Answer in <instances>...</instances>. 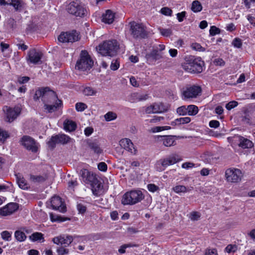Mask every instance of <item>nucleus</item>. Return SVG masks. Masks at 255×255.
Masks as SVG:
<instances>
[{
    "label": "nucleus",
    "instance_id": "f257e3e1",
    "mask_svg": "<svg viewBox=\"0 0 255 255\" xmlns=\"http://www.w3.org/2000/svg\"><path fill=\"white\" fill-rule=\"evenodd\" d=\"M40 97L44 103V110L46 112L55 111L61 104V101L58 99L55 93L48 88H41L36 91L34 99L37 100Z\"/></svg>",
    "mask_w": 255,
    "mask_h": 255
},
{
    "label": "nucleus",
    "instance_id": "f03ea898",
    "mask_svg": "<svg viewBox=\"0 0 255 255\" xmlns=\"http://www.w3.org/2000/svg\"><path fill=\"white\" fill-rule=\"evenodd\" d=\"M80 175L81 180L85 184L91 186L93 193L95 195H98L102 189V186L96 175L86 169H81Z\"/></svg>",
    "mask_w": 255,
    "mask_h": 255
},
{
    "label": "nucleus",
    "instance_id": "7ed1b4c3",
    "mask_svg": "<svg viewBox=\"0 0 255 255\" xmlns=\"http://www.w3.org/2000/svg\"><path fill=\"white\" fill-rule=\"evenodd\" d=\"M182 67L187 72L200 73L205 69V64L201 58L191 57L183 64Z\"/></svg>",
    "mask_w": 255,
    "mask_h": 255
},
{
    "label": "nucleus",
    "instance_id": "20e7f679",
    "mask_svg": "<svg viewBox=\"0 0 255 255\" xmlns=\"http://www.w3.org/2000/svg\"><path fill=\"white\" fill-rule=\"evenodd\" d=\"M119 48L118 42L115 40H107L100 44L97 50L103 56H113L116 54Z\"/></svg>",
    "mask_w": 255,
    "mask_h": 255
},
{
    "label": "nucleus",
    "instance_id": "39448f33",
    "mask_svg": "<svg viewBox=\"0 0 255 255\" xmlns=\"http://www.w3.org/2000/svg\"><path fill=\"white\" fill-rule=\"evenodd\" d=\"M144 195L139 190H131L126 192L123 196L122 203L123 205H133L144 199Z\"/></svg>",
    "mask_w": 255,
    "mask_h": 255
},
{
    "label": "nucleus",
    "instance_id": "423d86ee",
    "mask_svg": "<svg viewBox=\"0 0 255 255\" xmlns=\"http://www.w3.org/2000/svg\"><path fill=\"white\" fill-rule=\"evenodd\" d=\"M94 62L90 55L85 50L81 51L79 59L77 61L76 69L85 71L90 70L93 66Z\"/></svg>",
    "mask_w": 255,
    "mask_h": 255
},
{
    "label": "nucleus",
    "instance_id": "0eeeda50",
    "mask_svg": "<svg viewBox=\"0 0 255 255\" xmlns=\"http://www.w3.org/2000/svg\"><path fill=\"white\" fill-rule=\"evenodd\" d=\"M165 46L163 44H159L153 47L149 52L145 55L146 62L149 64H154L155 61L163 58L162 51L164 50Z\"/></svg>",
    "mask_w": 255,
    "mask_h": 255
},
{
    "label": "nucleus",
    "instance_id": "6e6552de",
    "mask_svg": "<svg viewBox=\"0 0 255 255\" xmlns=\"http://www.w3.org/2000/svg\"><path fill=\"white\" fill-rule=\"evenodd\" d=\"M244 173L236 168H230L225 171V178L227 181L231 183H238L241 181Z\"/></svg>",
    "mask_w": 255,
    "mask_h": 255
},
{
    "label": "nucleus",
    "instance_id": "1a4fd4ad",
    "mask_svg": "<svg viewBox=\"0 0 255 255\" xmlns=\"http://www.w3.org/2000/svg\"><path fill=\"white\" fill-rule=\"evenodd\" d=\"M228 139L233 147L239 146L245 149L252 148L254 145L251 140L239 135H235L233 137H229Z\"/></svg>",
    "mask_w": 255,
    "mask_h": 255
},
{
    "label": "nucleus",
    "instance_id": "9d476101",
    "mask_svg": "<svg viewBox=\"0 0 255 255\" xmlns=\"http://www.w3.org/2000/svg\"><path fill=\"white\" fill-rule=\"evenodd\" d=\"M67 9L69 13L77 16H82L86 12L83 4L77 0L71 1L67 5Z\"/></svg>",
    "mask_w": 255,
    "mask_h": 255
},
{
    "label": "nucleus",
    "instance_id": "9b49d317",
    "mask_svg": "<svg viewBox=\"0 0 255 255\" xmlns=\"http://www.w3.org/2000/svg\"><path fill=\"white\" fill-rule=\"evenodd\" d=\"M201 92V88L198 86L187 87L182 90V99L184 100L196 98Z\"/></svg>",
    "mask_w": 255,
    "mask_h": 255
},
{
    "label": "nucleus",
    "instance_id": "f8f14e48",
    "mask_svg": "<svg viewBox=\"0 0 255 255\" xmlns=\"http://www.w3.org/2000/svg\"><path fill=\"white\" fill-rule=\"evenodd\" d=\"M5 114V120L9 122H13L19 115L21 112V108L19 106L10 107L5 106L3 108Z\"/></svg>",
    "mask_w": 255,
    "mask_h": 255
},
{
    "label": "nucleus",
    "instance_id": "ddd939ff",
    "mask_svg": "<svg viewBox=\"0 0 255 255\" xmlns=\"http://www.w3.org/2000/svg\"><path fill=\"white\" fill-rule=\"evenodd\" d=\"M82 237L70 235H60L52 239V242L57 245L68 247L75 238L81 239Z\"/></svg>",
    "mask_w": 255,
    "mask_h": 255
},
{
    "label": "nucleus",
    "instance_id": "4468645a",
    "mask_svg": "<svg viewBox=\"0 0 255 255\" xmlns=\"http://www.w3.org/2000/svg\"><path fill=\"white\" fill-rule=\"evenodd\" d=\"M79 39L78 33L76 31L63 32L58 36V40L61 42H73Z\"/></svg>",
    "mask_w": 255,
    "mask_h": 255
},
{
    "label": "nucleus",
    "instance_id": "2eb2a0df",
    "mask_svg": "<svg viewBox=\"0 0 255 255\" xmlns=\"http://www.w3.org/2000/svg\"><path fill=\"white\" fill-rule=\"evenodd\" d=\"M42 57V54L39 51H36L35 49L30 50L26 57L27 62L30 65L37 64L39 63Z\"/></svg>",
    "mask_w": 255,
    "mask_h": 255
},
{
    "label": "nucleus",
    "instance_id": "dca6fc26",
    "mask_svg": "<svg viewBox=\"0 0 255 255\" xmlns=\"http://www.w3.org/2000/svg\"><path fill=\"white\" fill-rule=\"evenodd\" d=\"M22 144L27 149L32 152H36L39 148V144L31 137L28 136H24L21 139Z\"/></svg>",
    "mask_w": 255,
    "mask_h": 255
},
{
    "label": "nucleus",
    "instance_id": "f3484780",
    "mask_svg": "<svg viewBox=\"0 0 255 255\" xmlns=\"http://www.w3.org/2000/svg\"><path fill=\"white\" fill-rule=\"evenodd\" d=\"M119 144L121 147L124 148L131 154L133 155L137 154V148L130 139L128 138H123L120 140Z\"/></svg>",
    "mask_w": 255,
    "mask_h": 255
},
{
    "label": "nucleus",
    "instance_id": "a211bd4d",
    "mask_svg": "<svg viewBox=\"0 0 255 255\" xmlns=\"http://www.w3.org/2000/svg\"><path fill=\"white\" fill-rule=\"evenodd\" d=\"M130 29L131 34L134 37H143L145 35V30L142 24L133 22L130 24Z\"/></svg>",
    "mask_w": 255,
    "mask_h": 255
},
{
    "label": "nucleus",
    "instance_id": "6ab92c4d",
    "mask_svg": "<svg viewBox=\"0 0 255 255\" xmlns=\"http://www.w3.org/2000/svg\"><path fill=\"white\" fill-rule=\"evenodd\" d=\"M18 205L15 203H10L0 208V216H9L17 210Z\"/></svg>",
    "mask_w": 255,
    "mask_h": 255
},
{
    "label": "nucleus",
    "instance_id": "aec40b11",
    "mask_svg": "<svg viewBox=\"0 0 255 255\" xmlns=\"http://www.w3.org/2000/svg\"><path fill=\"white\" fill-rule=\"evenodd\" d=\"M51 206L53 209L58 210L61 212L66 211V206L59 196H53L50 201Z\"/></svg>",
    "mask_w": 255,
    "mask_h": 255
},
{
    "label": "nucleus",
    "instance_id": "412c9836",
    "mask_svg": "<svg viewBox=\"0 0 255 255\" xmlns=\"http://www.w3.org/2000/svg\"><path fill=\"white\" fill-rule=\"evenodd\" d=\"M155 138L158 141L162 142V144L167 147L173 146L175 143L174 136L172 135H157Z\"/></svg>",
    "mask_w": 255,
    "mask_h": 255
},
{
    "label": "nucleus",
    "instance_id": "4be33fe9",
    "mask_svg": "<svg viewBox=\"0 0 255 255\" xmlns=\"http://www.w3.org/2000/svg\"><path fill=\"white\" fill-rule=\"evenodd\" d=\"M163 105L160 103H154L145 108V113L147 114L160 113L164 111Z\"/></svg>",
    "mask_w": 255,
    "mask_h": 255
},
{
    "label": "nucleus",
    "instance_id": "5701e85b",
    "mask_svg": "<svg viewBox=\"0 0 255 255\" xmlns=\"http://www.w3.org/2000/svg\"><path fill=\"white\" fill-rule=\"evenodd\" d=\"M115 19V13L111 10H107L102 15L103 22L111 24L113 23Z\"/></svg>",
    "mask_w": 255,
    "mask_h": 255
},
{
    "label": "nucleus",
    "instance_id": "b1692460",
    "mask_svg": "<svg viewBox=\"0 0 255 255\" xmlns=\"http://www.w3.org/2000/svg\"><path fill=\"white\" fill-rule=\"evenodd\" d=\"M163 159L165 163L164 165H166V167L174 164L181 160L180 157L176 154H172L167 158Z\"/></svg>",
    "mask_w": 255,
    "mask_h": 255
},
{
    "label": "nucleus",
    "instance_id": "393cba45",
    "mask_svg": "<svg viewBox=\"0 0 255 255\" xmlns=\"http://www.w3.org/2000/svg\"><path fill=\"white\" fill-rule=\"evenodd\" d=\"M64 129L68 132L74 131L76 129V124L73 121L66 120L63 123Z\"/></svg>",
    "mask_w": 255,
    "mask_h": 255
},
{
    "label": "nucleus",
    "instance_id": "a878e982",
    "mask_svg": "<svg viewBox=\"0 0 255 255\" xmlns=\"http://www.w3.org/2000/svg\"><path fill=\"white\" fill-rule=\"evenodd\" d=\"M88 145L90 148L96 154H101L103 151V149L101 148L100 144L97 141L89 142Z\"/></svg>",
    "mask_w": 255,
    "mask_h": 255
},
{
    "label": "nucleus",
    "instance_id": "bb28decb",
    "mask_svg": "<svg viewBox=\"0 0 255 255\" xmlns=\"http://www.w3.org/2000/svg\"><path fill=\"white\" fill-rule=\"evenodd\" d=\"M82 93L87 96H96L98 93L97 91L91 87H84L81 89Z\"/></svg>",
    "mask_w": 255,
    "mask_h": 255
},
{
    "label": "nucleus",
    "instance_id": "cd10ccee",
    "mask_svg": "<svg viewBox=\"0 0 255 255\" xmlns=\"http://www.w3.org/2000/svg\"><path fill=\"white\" fill-rule=\"evenodd\" d=\"M29 239L32 242L38 241L40 243H43L45 241L43 235L39 232L33 233L29 236Z\"/></svg>",
    "mask_w": 255,
    "mask_h": 255
},
{
    "label": "nucleus",
    "instance_id": "c85d7f7f",
    "mask_svg": "<svg viewBox=\"0 0 255 255\" xmlns=\"http://www.w3.org/2000/svg\"><path fill=\"white\" fill-rule=\"evenodd\" d=\"M202 5L199 0H194L192 2L191 9L193 12L195 13L200 12L202 10Z\"/></svg>",
    "mask_w": 255,
    "mask_h": 255
},
{
    "label": "nucleus",
    "instance_id": "c756f323",
    "mask_svg": "<svg viewBox=\"0 0 255 255\" xmlns=\"http://www.w3.org/2000/svg\"><path fill=\"white\" fill-rule=\"evenodd\" d=\"M172 190L175 193L181 195V194L186 193L187 188L184 185H177L172 187Z\"/></svg>",
    "mask_w": 255,
    "mask_h": 255
},
{
    "label": "nucleus",
    "instance_id": "7c9ffc66",
    "mask_svg": "<svg viewBox=\"0 0 255 255\" xmlns=\"http://www.w3.org/2000/svg\"><path fill=\"white\" fill-rule=\"evenodd\" d=\"M171 129L169 126H158L152 127L148 129V132L150 133L158 132L163 130H169Z\"/></svg>",
    "mask_w": 255,
    "mask_h": 255
},
{
    "label": "nucleus",
    "instance_id": "2f4dec72",
    "mask_svg": "<svg viewBox=\"0 0 255 255\" xmlns=\"http://www.w3.org/2000/svg\"><path fill=\"white\" fill-rule=\"evenodd\" d=\"M17 183L18 186L22 189H26L29 187L28 184L23 177L20 176L17 177Z\"/></svg>",
    "mask_w": 255,
    "mask_h": 255
},
{
    "label": "nucleus",
    "instance_id": "473e14b6",
    "mask_svg": "<svg viewBox=\"0 0 255 255\" xmlns=\"http://www.w3.org/2000/svg\"><path fill=\"white\" fill-rule=\"evenodd\" d=\"M58 140L59 143L66 144L70 142L72 139L68 135L65 134H58Z\"/></svg>",
    "mask_w": 255,
    "mask_h": 255
},
{
    "label": "nucleus",
    "instance_id": "72a5a7b5",
    "mask_svg": "<svg viewBox=\"0 0 255 255\" xmlns=\"http://www.w3.org/2000/svg\"><path fill=\"white\" fill-rule=\"evenodd\" d=\"M198 107L194 105L187 106V115L189 116H195L198 113Z\"/></svg>",
    "mask_w": 255,
    "mask_h": 255
},
{
    "label": "nucleus",
    "instance_id": "f704fd0d",
    "mask_svg": "<svg viewBox=\"0 0 255 255\" xmlns=\"http://www.w3.org/2000/svg\"><path fill=\"white\" fill-rule=\"evenodd\" d=\"M14 237L17 241L20 242L24 241L26 239L25 234L20 231H16L15 232Z\"/></svg>",
    "mask_w": 255,
    "mask_h": 255
},
{
    "label": "nucleus",
    "instance_id": "c9c22d12",
    "mask_svg": "<svg viewBox=\"0 0 255 255\" xmlns=\"http://www.w3.org/2000/svg\"><path fill=\"white\" fill-rule=\"evenodd\" d=\"M163 119V117L154 116L152 119L145 120V122L146 123V125L149 126H150V124H158Z\"/></svg>",
    "mask_w": 255,
    "mask_h": 255
},
{
    "label": "nucleus",
    "instance_id": "e433bc0d",
    "mask_svg": "<svg viewBox=\"0 0 255 255\" xmlns=\"http://www.w3.org/2000/svg\"><path fill=\"white\" fill-rule=\"evenodd\" d=\"M164 164L163 159H160L156 161L155 164V168L157 171H162L166 167V165H165Z\"/></svg>",
    "mask_w": 255,
    "mask_h": 255
},
{
    "label": "nucleus",
    "instance_id": "4c0bfd02",
    "mask_svg": "<svg viewBox=\"0 0 255 255\" xmlns=\"http://www.w3.org/2000/svg\"><path fill=\"white\" fill-rule=\"evenodd\" d=\"M105 120L107 122L115 120L117 118V114L113 112H109L104 116Z\"/></svg>",
    "mask_w": 255,
    "mask_h": 255
},
{
    "label": "nucleus",
    "instance_id": "58836bf2",
    "mask_svg": "<svg viewBox=\"0 0 255 255\" xmlns=\"http://www.w3.org/2000/svg\"><path fill=\"white\" fill-rule=\"evenodd\" d=\"M12 232L4 231L0 233L1 238L5 241H10L11 239Z\"/></svg>",
    "mask_w": 255,
    "mask_h": 255
},
{
    "label": "nucleus",
    "instance_id": "ea45409f",
    "mask_svg": "<svg viewBox=\"0 0 255 255\" xmlns=\"http://www.w3.org/2000/svg\"><path fill=\"white\" fill-rule=\"evenodd\" d=\"M67 247L60 246L57 248L56 253L58 255H64L68 254L69 250L66 248Z\"/></svg>",
    "mask_w": 255,
    "mask_h": 255
},
{
    "label": "nucleus",
    "instance_id": "a19ab883",
    "mask_svg": "<svg viewBox=\"0 0 255 255\" xmlns=\"http://www.w3.org/2000/svg\"><path fill=\"white\" fill-rule=\"evenodd\" d=\"M59 143L57 135L52 136L48 142L49 146L53 148L56 143Z\"/></svg>",
    "mask_w": 255,
    "mask_h": 255
},
{
    "label": "nucleus",
    "instance_id": "79ce46f5",
    "mask_svg": "<svg viewBox=\"0 0 255 255\" xmlns=\"http://www.w3.org/2000/svg\"><path fill=\"white\" fill-rule=\"evenodd\" d=\"M177 113L180 116H184L187 114V107L182 106L176 109Z\"/></svg>",
    "mask_w": 255,
    "mask_h": 255
},
{
    "label": "nucleus",
    "instance_id": "37998d69",
    "mask_svg": "<svg viewBox=\"0 0 255 255\" xmlns=\"http://www.w3.org/2000/svg\"><path fill=\"white\" fill-rule=\"evenodd\" d=\"M31 179L34 182H42L45 180L47 178V176L37 175V176H31L30 177Z\"/></svg>",
    "mask_w": 255,
    "mask_h": 255
},
{
    "label": "nucleus",
    "instance_id": "c03bdc74",
    "mask_svg": "<svg viewBox=\"0 0 255 255\" xmlns=\"http://www.w3.org/2000/svg\"><path fill=\"white\" fill-rule=\"evenodd\" d=\"M147 189L149 192L151 193H154L159 190V188L157 186L153 183H150L147 184Z\"/></svg>",
    "mask_w": 255,
    "mask_h": 255
},
{
    "label": "nucleus",
    "instance_id": "a18cd8bd",
    "mask_svg": "<svg viewBox=\"0 0 255 255\" xmlns=\"http://www.w3.org/2000/svg\"><path fill=\"white\" fill-rule=\"evenodd\" d=\"M10 5H12L15 9H19L22 6L21 0H11Z\"/></svg>",
    "mask_w": 255,
    "mask_h": 255
},
{
    "label": "nucleus",
    "instance_id": "49530a36",
    "mask_svg": "<svg viewBox=\"0 0 255 255\" xmlns=\"http://www.w3.org/2000/svg\"><path fill=\"white\" fill-rule=\"evenodd\" d=\"M191 47L192 49H193L195 50H196V51H202V52L205 51V49L204 47H202L200 44L197 43H192L191 45Z\"/></svg>",
    "mask_w": 255,
    "mask_h": 255
},
{
    "label": "nucleus",
    "instance_id": "de8ad7c7",
    "mask_svg": "<svg viewBox=\"0 0 255 255\" xmlns=\"http://www.w3.org/2000/svg\"><path fill=\"white\" fill-rule=\"evenodd\" d=\"M75 108L77 111L82 112L87 108V106L83 103H78L76 104Z\"/></svg>",
    "mask_w": 255,
    "mask_h": 255
},
{
    "label": "nucleus",
    "instance_id": "09e8293b",
    "mask_svg": "<svg viewBox=\"0 0 255 255\" xmlns=\"http://www.w3.org/2000/svg\"><path fill=\"white\" fill-rule=\"evenodd\" d=\"M120 67V62L118 60H113L112 61L110 68L111 70L115 71L119 69Z\"/></svg>",
    "mask_w": 255,
    "mask_h": 255
},
{
    "label": "nucleus",
    "instance_id": "8fccbe9b",
    "mask_svg": "<svg viewBox=\"0 0 255 255\" xmlns=\"http://www.w3.org/2000/svg\"><path fill=\"white\" fill-rule=\"evenodd\" d=\"M161 34L164 36L168 37L172 34V30L170 29L161 28L159 29Z\"/></svg>",
    "mask_w": 255,
    "mask_h": 255
},
{
    "label": "nucleus",
    "instance_id": "3c124183",
    "mask_svg": "<svg viewBox=\"0 0 255 255\" xmlns=\"http://www.w3.org/2000/svg\"><path fill=\"white\" fill-rule=\"evenodd\" d=\"M209 32L211 35L214 36L219 34L220 33V30L215 26H212L210 27Z\"/></svg>",
    "mask_w": 255,
    "mask_h": 255
},
{
    "label": "nucleus",
    "instance_id": "603ef678",
    "mask_svg": "<svg viewBox=\"0 0 255 255\" xmlns=\"http://www.w3.org/2000/svg\"><path fill=\"white\" fill-rule=\"evenodd\" d=\"M160 12L162 14H164L165 15L171 16L172 14V11L170 8L167 7H164L161 9Z\"/></svg>",
    "mask_w": 255,
    "mask_h": 255
},
{
    "label": "nucleus",
    "instance_id": "864d4df0",
    "mask_svg": "<svg viewBox=\"0 0 255 255\" xmlns=\"http://www.w3.org/2000/svg\"><path fill=\"white\" fill-rule=\"evenodd\" d=\"M200 217V214L198 212H192L190 214V219L193 221L198 220Z\"/></svg>",
    "mask_w": 255,
    "mask_h": 255
},
{
    "label": "nucleus",
    "instance_id": "5fc2aeb1",
    "mask_svg": "<svg viewBox=\"0 0 255 255\" xmlns=\"http://www.w3.org/2000/svg\"><path fill=\"white\" fill-rule=\"evenodd\" d=\"M8 136L7 132L0 128V141L3 142Z\"/></svg>",
    "mask_w": 255,
    "mask_h": 255
},
{
    "label": "nucleus",
    "instance_id": "6e6d98bb",
    "mask_svg": "<svg viewBox=\"0 0 255 255\" xmlns=\"http://www.w3.org/2000/svg\"><path fill=\"white\" fill-rule=\"evenodd\" d=\"M179 125L182 124H188L191 121V119L189 117H183L178 118Z\"/></svg>",
    "mask_w": 255,
    "mask_h": 255
},
{
    "label": "nucleus",
    "instance_id": "4d7b16f0",
    "mask_svg": "<svg viewBox=\"0 0 255 255\" xmlns=\"http://www.w3.org/2000/svg\"><path fill=\"white\" fill-rule=\"evenodd\" d=\"M238 105V103L237 102L233 101L228 103L226 106V108H227V110H231V109L237 107Z\"/></svg>",
    "mask_w": 255,
    "mask_h": 255
},
{
    "label": "nucleus",
    "instance_id": "13d9d810",
    "mask_svg": "<svg viewBox=\"0 0 255 255\" xmlns=\"http://www.w3.org/2000/svg\"><path fill=\"white\" fill-rule=\"evenodd\" d=\"M134 246L131 244H125L122 246L119 249L118 251L120 254H124L126 253V249L128 248L133 247Z\"/></svg>",
    "mask_w": 255,
    "mask_h": 255
},
{
    "label": "nucleus",
    "instance_id": "bf43d9fd",
    "mask_svg": "<svg viewBox=\"0 0 255 255\" xmlns=\"http://www.w3.org/2000/svg\"><path fill=\"white\" fill-rule=\"evenodd\" d=\"M237 250V247L236 246L229 245L225 248V251L228 253H234Z\"/></svg>",
    "mask_w": 255,
    "mask_h": 255
},
{
    "label": "nucleus",
    "instance_id": "052dcab7",
    "mask_svg": "<svg viewBox=\"0 0 255 255\" xmlns=\"http://www.w3.org/2000/svg\"><path fill=\"white\" fill-rule=\"evenodd\" d=\"M50 220L52 222L56 221H63V220L61 219V218L57 215H54L52 213L50 214Z\"/></svg>",
    "mask_w": 255,
    "mask_h": 255
},
{
    "label": "nucleus",
    "instance_id": "680f3d73",
    "mask_svg": "<svg viewBox=\"0 0 255 255\" xmlns=\"http://www.w3.org/2000/svg\"><path fill=\"white\" fill-rule=\"evenodd\" d=\"M98 168L99 170L105 172L107 170V165L105 162H102L98 164Z\"/></svg>",
    "mask_w": 255,
    "mask_h": 255
},
{
    "label": "nucleus",
    "instance_id": "e2e57ef3",
    "mask_svg": "<svg viewBox=\"0 0 255 255\" xmlns=\"http://www.w3.org/2000/svg\"><path fill=\"white\" fill-rule=\"evenodd\" d=\"M29 79V78L27 76L21 77L18 78L17 82L20 84H22L27 83Z\"/></svg>",
    "mask_w": 255,
    "mask_h": 255
},
{
    "label": "nucleus",
    "instance_id": "0e129e2a",
    "mask_svg": "<svg viewBox=\"0 0 255 255\" xmlns=\"http://www.w3.org/2000/svg\"><path fill=\"white\" fill-rule=\"evenodd\" d=\"M232 44L236 48H240L242 46L241 40L239 38H235L233 41Z\"/></svg>",
    "mask_w": 255,
    "mask_h": 255
},
{
    "label": "nucleus",
    "instance_id": "69168bd1",
    "mask_svg": "<svg viewBox=\"0 0 255 255\" xmlns=\"http://www.w3.org/2000/svg\"><path fill=\"white\" fill-rule=\"evenodd\" d=\"M219 122L216 120H212L209 122V126L211 128H217L219 126Z\"/></svg>",
    "mask_w": 255,
    "mask_h": 255
},
{
    "label": "nucleus",
    "instance_id": "338daca9",
    "mask_svg": "<svg viewBox=\"0 0 255 255\" xmlns=\"http://www.w3.org/2000/svg\"><path fill=\"white\" fill-rule=\"evenodd\" d=\"M130 84L135 87H137L139 86V84L138 82L136 80L135 78L134 77H131L129 79Z\"/></svg>",
    "mask_w": 255,
    "mask_h": 255
},
{
    "label": "nucleus",
    "instance_id": "774afa93",
    "mask_svg": "<svg viewBox=\"0 0 255 255\" xmlns=\"http://www.w3.org/2000/svg\"><path fill=\"white\" fill-rule=\"evenodd\" d=\"M205 255H218V254L217 250L213 249L207 250L205 253Z\"/></svg>",
    "mask_w": 255,
    "mask_h": 255
}]
</instances>
